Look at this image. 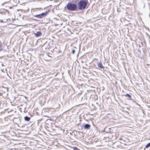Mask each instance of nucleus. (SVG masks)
I'll list each match as a JSON object with an SVG mask.
<instances>
[{"instance_id": "obj_1", "label": "nucleus", "mask_w": 150, "mask_h": 150, "mask_svg": "<svg viewBox=\"0 0 150 150\" xmlns=\"http://www.w3.org/2000/svg\"><path fill=\"white\" fill-rule=\"evenodd\" d=\"M88 2L87 1L85 0H81L80 1L78 4V9L80 10H84L86 7Z\"/></svg>"}, {"instance_id": "obj_2", "label": "nucleus", "mask_w": 150, "mask_h": 150, "mask_svg": "<svg viewBox=\"0 0 150 150\" xmlns=\"http://www.w3.org/2000/svg\"><path fill=\"white\" fill-rule=\"evenodd\" d=\"M67 8L71 11H74L77 8V5L74 3H69L67 5Z\"/></svg>"}, {"instance_id": "obj_3", "label": "nucleus", "mask_w": 150, "mask_h": 150, "mask_svg": "<svg viewBox=\"0 0 150 150\" xmlns=\"http://www.w3.org/2000/svg\"><path fill=\"white\" fill-rule=\"evenodd\" d=\"M48 11H46L45 12L43 13L40 14L35 15V17L39 18H41L44 16H46L48 13Z\"/></svg>"}, {"instance_id": "obj_4", "label": "nucleus", "mask_w": 150, "mask_h": 150, "mask_svg": "<svg viewBox=\"0 0 150 150\" xmlns=\"http://www.w3.org/2000/svg\"><path fill=\"white\" fill-rule=\"evenodd\" d=\"M98 67L101 68L102 69H104L105 68V67L103 66L102 64L101 63H99L98 64Z\"/></svg>"}, {"instance_id": "obj_5", "label": "nucleus", "mask_w": 150, "mask_h": 150, "mask_svg": "<svg viewBox=\"0 0 150 150\" xmlns=\"http://www.w3.org/2000/svg\"><path fill=\"white\" fill-rule=\"evenodd\" d=\"M35 34L36 37H38L41 35V33L40 32H37L36 33H35Z\"/></svg>"}, {"instance_id": "obj_6", "label": "nucleus", "mask_w": 150, "mask_h": 150, "mask_svg": "<svg viewBox=\"0 0 150 150\" xmlns=\"http://www.w3.org/2000/svg\"><path fill=\"white\" fill-rule=\"evenodd\" d=\"M90 125L88 124H86L84 126V128L86 129H88L90 127Z\"/></svg>"}, {"instance_id": "obj_7", "label": "nucleus", "mask_w": 150, "mask_h": 150, "mask_svg": "<svg viewBox=\"0 0 150 150\" xmlns=\"http://www.w3.org/2000/svg\"><path fill=\"white\" fill-rule=\"evenodd\" d=\"M30 117H28V116H25L24 117V119L25 120L27 121H29L30 120Z\"/></svg>"}, {"instance_id": "obj_8", "label": "nucleus", "mask_w": 150, "mask_h": 150, "mask_svg": "<svg viewBox=\"0 0 150 150\" xmlns=\"http://www.w3.org/2000/svg\"><path fill=\"white\" fill-rule=\"evenodd\" d=\"M123 96L126 97H127L130 99L131 98V96L130 95L128 94L124 95Z\"/></svg>"}, {"instance_id": "obj_9", "label": "nucleus", "mask_w": 150, "mask_h": 150, "mask_svg": "<svg viewBox=\"0 0 150 150\" xmlns=\"http://www.w3.org/2000/svg\"><path fill=\"white\" fill-rule=\"evenodd\" d=\"M149 146H150V143H149L148 144L145 146V148H148V147H149Z\"/></svg>"}, {"instance_id": "obj_10", "label": "nucleus", "mask_w": 150, "mask_h": 150, "mask_svg": "<svg viewBox=\"0 0 150 150\" xmlns=\"http://www.w3.org/2000/svg\"><path fill=\"white\" fill-rule=\"evenodd\" d=\"M72 148L74 150H79V149L76 147H73Z\"/></svg>"}, {"instance_id": "obj_11", "label": "nucleus", "mask_w": 150, "mask_h": 150, "mask_svg": "<svg viewBox=\"0 0 150 150\" xmlns=\"http://www.w3.org/2000/svg\"><path fill=\"white\" fill-rule=\"evenodd\" d=\"M72 53L74 54L75 53V51L74 50H73L72 51Z\"/></svg>"}]
</instances>
